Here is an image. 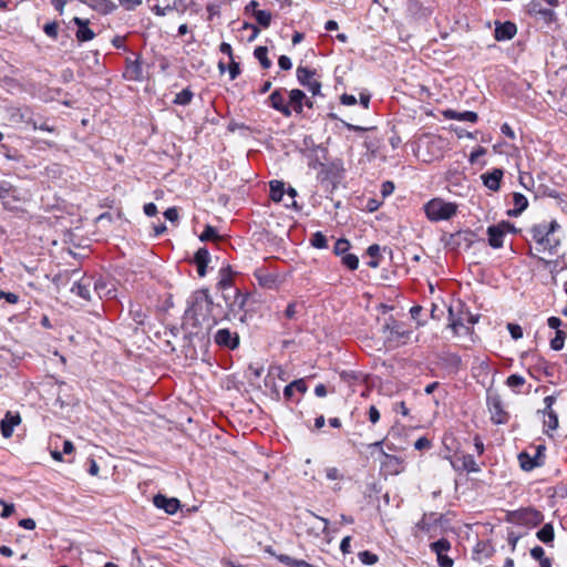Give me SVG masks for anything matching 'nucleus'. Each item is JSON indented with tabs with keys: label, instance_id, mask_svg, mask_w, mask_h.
Wrapping results in <instances>:
<instances>
[{
	"label": "nucleus",
	"instance_id": "obj_1",
	"mask_svg": "<svg viewBox=\"0 0 567 567\" xmlns=\"http://www.w3.org/2000/svg\"><path fill=\"white\" fill-rule=\"evenodd\" d=\"M267 104L285 117H290L292 113L301 114L305 105L309 109L313 106L312 101L303 91L285 87L274 90L267 99Z\"/></svg>",
	"mask_w": 567,
	"mask_h": 567
},
{
	"label": "nucleus",
	"instance_id": "obj_2",
	"mask_svg": "<svg viewBox=\"0 0 567 567\" xmlns=\"http://www.w3.org/2000/svg\"><path fill=\"white\" fill-rule=\"evenodd\" d=\"M212 307V298L207 289L196 290L188 300L186 315L192 317L196 323H209V308Z\"/></svg>",
	"mask_w": 567,
	"mask_h": 567
},
{
	"label": "nucleus",
	"instance_id": "obj_3",
	"mask_svg": "<svg viewBox=\"0 0 567 567\" xmlns=\"http://www.w3.org/2000/svg\"><path fill=\"white\" fill-rule=\"evenodd\" d=\"M424 210L426 217L432 221L449 220L456 215L457 205L442 198H433L425 204Z\"/></svg>",
	"mask_w": 567,
	"mask_h": 567
},
{
	"label": "nucleus",
	"instance_id": "obj_4",
	"mask_svg": "<svg viewBox=\"0 0 567 567\" xmlns=\"http://www.w3.org/2000/svg\"><path fill=\"white\" fill-rule=\"evenodd\" d=\"M383 441H378L368 445L369 449H378L380 453V467L385 475H399L405 470L404 458L388 454L382 449Z\"/></svg>",
	"mask_w": 567,
	"mask_h": 567
},
{
	"label": "nucleus",
	"instance_id": "obj_5",
	"mask_svg": "<svg viewBox=\"0 0 567 567\" xmlns=\"http://www.w3.org/2000/svg\"><path fill=\"white\" fill-rule=\"evenodd\" d=\"M248 300V293H243L239 289L235 290L234 299L231 301H227V311L225 313L226 320H235L238 319L240 322H246L247 312H246V303Z\"/></svg>",
	"mask_w": 567,
	"mask_h": 567
},
{
	"label": "nucleus",
	"instance_id": "obj_6",
	"mask_svg": "<svg viewBox=\"0 0 567 567\" xmlns=\"http://www.w3.org/2000/svg\"><path fill=\"white\" fill-rule=\"evenodd\" d=\"M509 520L517 525L535 527L544 520V515L532 507L519 508L509 514Z\"/></svg>",
	"mask_w": 567,
	"mask_h": 567
},
{
	"label": "nucleus",
	"instance_id": "obj_7",
	"mask_svg": "<svg viewBox=\"0 0 567 567\" xmlns=\"http://www.w3.org/2000/svg\"><path fill=\"white\" fill-rule=\"evenodd\" d=\"M384 329L388 332L386 342L392 348L405 344L411 337V330L406 329L403 323L394 320L391 323H386Z\"/></svg>",
	"mask_w": 567,
	"mask_h": 567
},
{
	"label": "nucleus",
	"instance_id": "obj_8",
	"mask_svg": "<svg viewBox=\"0 0 567 567\" xmlns=\"http://www.w3.org/2000/svg\"><path fill=\"white\" fill-rule=\"evenodd\" d=\"M296 76L300 85L305 86L312 96L320 94L321 82L316 70L299 65L296 70Z\"/></svg>",
	"mask_w": 567,
	"mask_h": 567
},
{
	"label": "nucleus",
	"instance_id": "obj_9",
	"mask_svg": "<svg viewBox=\"0 0 567 567\" xmlns=\"http://www.w3.org/2000/svg\"><path fill=\"white\" fill-rule=\"evenodd\" d=\"M487 408L491 413V421L494 424H505L509 420V414L505 410L501 398L496 394L487 396Z\"/></svg>",
	"mask_w": 567,
	"mask_h": 567
},
{
	"label": "nucleus",
	"instance_id": "obj_10",
	"mask_svg": "<svg viewBox=\"0 0 567 567\" xmlns=\"http://www.w3.org/2000/svg\"><path fill=\"white\" fill-rule=\"evenodd\" d=\"M451 465L458 472L477 473L481 471V467L476 463L474 456L465 453H455L451 461Z\"/></svg>",
	"mask_w": 567,
	"mask_h": 567
},
{
	"label": "nucleus",
	"instance_id": "obj_11",
	"mask_svg": "<svg viewBox=\"0 0 567 567\" xmlns=\"http://www.w3.org/2000/svg\"><path fill=\"white\" fill-rule=\"evenodd\" d=\"M254 277L258 285L264 289L276 290L281 284L279 276L276 272L269 271L265 267L257 268L254 271Z\"/></svg>",
	"mask_w": 567,
	"mask_h": 567
},
{
	"label": "nucleus",
	"instance_id": "obj_12",
	"mask_svg": "<svg viewBox=\"0 0 567 567\" xmlns=\"http://www.w3.org/2000/svg\"><path fill=\"white\" fill-rule=\"evenodd\" d=\"M559 230L560 226L556 220H551L549 223L544 221L532 228L533 239L540 245L544 244L546 236H551L555 231Z\"/></svg>",
	"mask_w": 567,
	"mask_h": 567
},
{
	"label": "nucleus",
	"instance_id": "obj_13",
	"mask_svg": "<svg viewBox=\"0 0 567 567\" xmlns=\"http://www.w3.org/2000/svg\"><path fill=\"white\" fill-rule=\"evenodd\" d=\"M215 342L219 347H224L230 350H234L239 344V336L237 332H231L229 329H219L215 333Z\"/></svg>",
	"mask_w": 567,
	"mask_h": 567
},
{
	"label": "nucleus",
	"instance_id": "obj_14",
	"mask_svg": "<svg viewBox=\"0 0 567 567\" xmlns=\"http://www.w3.org/2000/svg\"><path fill=\"white\" fill-rule=\"evenodd\" d=\"M476 240L477 235L474 231L466 229L452 235L450 245H452L453 248H470L476 243Z\"/></svg>",
	"mask_w": 567,
	"mask_h": 567
},
{
	"label": "nucleus",
	"instance_id": "obj_15",
	"mask_svg": "<svg viewBox=\"0 0 567 567\" xmlns=\"http://www.w3.org/2000/svg\"><path fill=\"white\" fill-rule=\"evenodd\" d=\"M72 21L78 28L75 38L79 42H87L95 38V32L89 27L90 21L87 19L74 17Z\"/></svg>",
	"mask_w": 567,
	"mask_h": 567
},
{
	"label": "nucleus",
	"instance_id": "obj_16",
	"mask_svg": "<svg viewBox=\"0 0 567 567\" xmlns=\"http://www.w3.org/2000/svg\"><path fill=\"white\" fill-rule=\"evenodd\" d=\"M21 423V416L18 412L8 411L0 422V430L3 437L8 439L12 435L13 430Z\"/></svg>",
	"mask_w": 567,
	"mask_h": 567
},
{
	"label": "nucleus",
	"instance_id": "obj_17",
	"mask_svg": "<svg viewBox=\"0 0 567 567\" xmlns=\"http://www.w3.org/2000/svg\"><path fill=\"white\" fill-rule=\"evenodd\" d=\"M153 503L157 508L164 509L167 514L171 515L175 514L181 506V503L177 498H168L162 494L155 495L153 498Z\"/></svg>",
	"mask_w": 567,
	"mask_h": 567
},
{
	"label": "nucleus",
	"instance_id": "obj_18",
	"mask_svg": "<svg viewBox=\"0 0 567 567\" xmlns=\"http://www.w3.org/2000/svg\"><path fill=\"white\" fill-rule=\"evenodd\" d=\"M504 176V172L501 168H494L491 172L482 174L481 178L485 187L493 192H497L501 188V182Z\"/></svg>",
	"mask_w": 567,
	"mask_h": 567
},
{
	"label": "nucleus",
	"instance_id": "obj_19",
	"mask_svg": "<svg viewBox=\"0 0 567 567\" xmlns=\"http://www.w3.org/2000/svg\"><path fill=\"white\" fill-rule=\"evenodd\" d=\"M437 526V518L435 514H424L422 518L415 524L414 536H419L420 533L429 534Z\"/></svg>",
	"mask_w": 567,
	"mask_h": 567
},
{
	"label": "nucleus",
	"instance_id": "obj_20",
	"mask_svg": "<svg viewBox=\"0 0 567 567\" xmlns=\"http://www.w3.org/2000/svg\"><path fill=\"white\" fill-rule=\"evenodd\" d=\"M124 78L130 81H141L143 79V68L138 58L135 60H126Z\"/></svg>",
	"mask_w": 567,
	"mask_h": 567
},
{
	"label": "nucleus",
	"instance_id": "obj_21",
	"mask_svg": "<svg viewBox=\"0 0 567 567\" xmlns=\"http://www.w3.org/2000/svg\"><path fill=\"white\" fill-rule=\"evenodd\" d=\"M192 262L196 266L198 276L204 277L207 274L209 264L212 262L209 250H196Z\"/></svg>",
	"mask_w": 567,
	"mask_h": 567
},
{
	"label": "nucleus",
	"instance_id": "obj_22",
	"mask_svg": "<svg viewBox=\"0 0 567 567\" xmlns=\"http://www.w3.org/2000/svg\"><path fill=\"white\" fill-rule=\"evenodd\" d=\"M487 234H488L489 245L493 248H499L503 246V238L506 234V225L499 224V225L491 226L487 229Z\"/></svg>",
	"mask_w": 567,
	"mask_h": 567
},
{
	"label": "nucleus",
	"instance_id": "obj_23",
	"mask_svg": "<svg viewBox=\"0 0 567 567\" xmlns=\"http://www.w3.org/2000/svg\"><path fill=\"white\" fill-rule=\"evenodd\" d=\"M91 278H82L81 280L73 284L71 291L75 293L78 297L82 298L85 301L91 300Z\"/></svg>",
	"mask_w": 567,
	"mask_h": 567
},
{
	"label": "nucleus",
	"instance_id": "obj_24",
	"mask_svg": "<svg viewBox=\"0 0 567 567\" xmlns=\"http://www.w3.org/2000/svg\"><path fill=\"white\" fill-rule=\"evenodd\" d=\"M516 32L517 28L515 23L509 21L499 23L495 28V39L497 41L511 40L515 37Z\"/></svg>",
	"mask_w": 567,
	"mask_h": 567
},
{
	"label": "nucleus",
	"instance_id": "obj_25",
	"mask_svg": "<svg viewBox=\"0 0 567 567\" xmlns=\"http://www.w3.org/2000/svg\"><path fill=\"white\" fill-rule=\"evenodd\" d=\"M443 116L447 120H457L472 123H475L478 120L477 113L473 111L457 112L454 110H445L443 112Z\"/></svg>",
	"mask_w": 567,
	"mask_h": 567
},
{
	"label": "nucleus",
	"instance_id": "obj_26",
	"mask_svg": "<svg viewBox=\"0 0 567 567\" xmlns=\"http://www.w3.org/2000/svg\"><path fill=\"white\" fill-rule=\"evenodd\" d=\"M513 208L508 210V215L513 217L519 216L528 206V199L520 193H513Z\"/></svg>",
	"mask_w": 567,
	"mask_h": 567
},
{
	"label": "nucleus",
	"instance_id": "obj_27",
	"mask_svg": "<svg viewBox=\"0 0 567 567\" xmlns=\"http://www.w3.org/2000/svg\"><path fill=\"white\" fill-rule=\"evenodd\" d=\"M542 446L537 447V453L535 457H532L528 453L522 452L518 455L519 465L524 471H532L533 468L540 465L537 461V457L542 454Z\"/></svg>",
	"mask_w": 567,
	"mask_h": 567
},
{
	"label": "nucleus",
	"instance_id": "obj_28",
	"mask_svg": "<svg viewBox=\"0 0 567 567\" xmlns=\"http://www.w3.org/2000/svg\"><path fill=\"white\" fill-rule=\"evenodd\" d=\"M199 239L203 243H213L215 245L225 244L226 237L217 233L216 228L206 226L203 233L199 235Z\"/></svg>",
	"mask_w": 567,
	"mask_h": 567
},
{
	"label": "nucleus",
	"instance_id": "obj_29",
	"mask_svg": "<svg viewBox=\"0 0 567 567\" xmlns=\"http://www.w3.org/2000/svg\"><path fill=\"white\" fill-rule=\"evenodd\" d=\"M296 391L301 393V394L306 393L307 385H306V382L302 379L292 381L291 383H289L288 385L285 386V389H284V396H285V399L286 400H291L292 396H293V393H296Z\"/></svg>",
	"mask_w": 567,
	"mask_h": 567
},
{
	"label": "nucleus",
	"instance_id": "obj_30",
	"mask_svg": "<svg viewBox=\"0 0 567 567\" xmlns=\"http://www.w3.org/2000/svg\"><path fill=\"white\" fill-rule=\"evenodd\" d=\"M270 188V198L275 203H280L284 200V196L286 194L285 183L281 181H271L269 183Z\"/></svg>",
	"mask_w": 567,
	"mask_h": 567
},
{
	"label": "nucleus",
	"instance_id": "obj_31",
	"mask_svg": "<svg viewBox=\"0 0 567 567\" xmlns=\"http://www.w3.org/2000/svg\"><path fill=\"white\" fill-rule=\"evenodd\" d=\"M537 538L546 545H551L555 538L554 527L550 523L545 524L537 533Z\"/></svg>",
	"mask_w": 567,
	"mask_h": 567
},
{
	"label": "nucleus",
	"instance_id": "obj_32",
	"mask_svg": "<svg viewBox=\"0 0 567 567\" xmlns=\"http://www.w3.org/2000/svg\"><path fill=\"white\" fill-rule=\"evenodd\" d=\"M225 313L226 311H224L221 305L212 301V307L209 308V323H207V326L217 324L220 320L225 319Z\"/></svg>",
	"mask_w": 567,
	"mask_h": 567
},
{
	"label": "nucleus",
	"instance_id": "obj_33",
	"mask_svg": "<svg viewBox=\"0 0 567 567\" xmlns=\"http://www.w3.org/2000/svg\"><path fill=\"white\" fill-rule=\"evenodd\" d=\"M219 276H220L219 281H218V287L219 288L226 289L228 287H231V285H233V271H231L229 266L223 267L219 270Z\"/></svg>",
	"mask_w": 567,
	"mask_h": 567
},
{
	"label": "nucleus",
	"instance_id": "obj_34",
	"mask_svg": "<svg viewBox=\"0 0 567 567\" xmlns=\"http://www.w3.org/2000/svg\"><path fill=\"white\" fill-rule=\"evenodd\" d=\"M254 55L264 69L271 66V61L268 58V49L266 47H257L254 51Z\"/></svg>",
	"mask_w": 567,
	"mask_h": 567
},
{
	"label": "nucleus",
	"instance_id": "obj_35",
	"mask_svg": "<svg viewBox=\"0 0 567 567\" xmlns=\"http://www.w3.org/2000/svg\"><path fill=\"white\" fill-rule=\"evenodd\" d=\"M525 378L518 374H511L506 379V385L516 393L520 392V388L525 384Z\"/></svg>",
	"mask_w": 567,
	"mask_h": 567
},
{
	"label": "nucleus",
	"instance_id": "obj_36",
	"mask_svg": "<svg viewBox=\"0 0 567 567\" xmlns=\"http://www.w3.org/2000/svg\"><path fill=\"white\" fill-rule=\"evenodd\" d=\"M255 19L256 21L265 29H267L271 23V12L267 10H255Z\"/></svg>",
	"mask_w": 567,
	"mask_h": 567
},
{
	"label": "nucleus",
	"instance_id": "obj_37",
	"mask_svg": "<svg viewBox=\"0 0 567 567\" xmlns=\"http://www.w3.org/2000/svg\"><path fill=\"white\" fill-rule=\"evenodd\" d=\"M450 324L449 327L453 330L454 336H460L461 330L468 331V327H465L461 319H455L453 317V310L450 308Z\"/></svg>",
	"mask_w": 567,
	"mask_h": 567
},
{
	"label": "nucleus",
	"instance_id": "obj_38",
	"mask_svg": "<svg viewBox=\"0 0 567 567\" xmlns=\"http://www.w3.org/2000/svg\"><path fill=\"white\" fill-rule=\"evenodd\" d=\"M193 92L189 89H184L179 93L176 94L174 99V104L176 105H188L193 100Z\"/></svg>",
	"mask_w": 567,
	"mask_h": 567
},
{
	"label": "nucleus",
	"instance_id": "obj_39",
	"mask_svg": "<svg viewBox=\"0 0 567 567\" xmlns=\"http://www.w3.org/2000/svg\"><path fill=\"white\" fill-rule=\"evenodd\" d=\"M362 258L369 267L375 268L380 264V250H367L365 255Z\"/></svg>",
	"mask_w": 567,
	"mask_h": 567
},
{
	"label": "nucleus",
	"instance_id": "obj_40",
	"mask_svg": "<svg viewBox=\"0 0 567 567\" xmlns=\"http://www.w3.org/2000/svg\"><path fill=\"white\" fill-rule=\"evenodd\" d=\"M433 553L436 555L445 554L450 550L451 544L446 538H441L430 545Z\"/></svg>",
	"mask_w": 567,
	"mask_h": 567
},
{
	"label": "nucleus",
	"instance_id": "obj_41",
	"mask_svg": "<svg viewBox=\"0 0 567 567\" xmlns=\"http://www.w3.org/2000/svg\"><path fill=\"white\" fill-rule=\"evenodd\" d=\"M566 340V332L557 330L555 337L550 340V348L555 351H559L564 348Z\"/></svg>",
	"mask_w": 567,
	"mask_h": 567
},
{
	"label": "nucleus",
	"instance_id": "obj_42",
	"mask_svg": "<svg viewBox=\"0 0 567 567\" xmlns=\"http://www.w3.org/2000/svg\"><path fill=\"white\" fill-rule=\"evenodd\" d=\"M341 262L350 270H355L359 265V258L353 254H343L341 257Z\"/></svg>",
	"mask_w": 567,
	"mask_h": 567
},
{
	"label": "nucleus",
	"instance_id": "obj_43",
	"mask_svg": "<svg viewBox=\"0 0 567 567\" xmlns=\"http://www.w3.org/2000/svg\"><path fill=\"white\" fill-rule=\"evenodd\" d=\"M359 559L364 565H373L378 561V556L369 550L359 553Z\"/></svg>",
	"mask_w": 567,
	"mask_h": 567
},
{
	"label": "nucleus",
	"instance_id": "obj_44",
	"mask_svg": "<svg viewBox=\"0 0 567 567\" xmlns=\"http://www.w3.org/2000/svg\"><path fill=\"white\" fill-rule=\"evenodd\" d=\"M310 243L313 248H324L327 246V239L320 231L312 235Z\"/></svg>",
	"mask_w": 567,
	"mask_h": 567
},
{
	"label": "nucleus",
	"instance_id": "obj_45",
	"mask_svg": "<svg viewBox=\"0 0 567 567\" xmlns=\"http://www.w3.org/2000/svg\"><path fill=\"white\" fill-rule=\"evenodd\" d=\"M163 1H164V2H166V6L162 7V6H159V4H153V6L151 7L152 11H153L156 16H158V17H163V16H165L168 11H171V10H173V9H174V7H172V6L169 4V0H163Z\"/></svg>",
	"mask_w": 567,
	"mask_h": 567
},
{
	"label": "nucleus",
	"instance_id": "obj_46",
	"mask_svg": "<svg viewBox=\"0 0 567 567\" xmlns=\"http://www.w3.org/2000/svg\"><path fill=\"white\" fill-rule=\"evenodd\" d=\"M298 308H299L298 302H296V301L290 302L284 312L285 318L288 320L295 319L298 313Z\"/></svg>",
	"mask_w": 567,
	"mask_h": 567
},
{
	"label": "nucleus",
	"instance_id": "obj_47",
	"mask_svg": "<svg viewBox=\"0 0 567 567\" xmlns=\"http://www.w3.org/2000/svg\"><path fill=\"white\" fill-rule=\"evenodd\" d=\"M544 246L547 248H556L560 245V236L558 235V231H555L551 236H546V239H544Z\"/></svg>",
	"mask_w": 567,
	"mask_h": 567
},
{
	"label": "nucleus",
	"instance_id": "obj_48",
	"mask_svg": "<svg viewBox=\"0 0 567 567\" xmlns=\"http://www.w3.org/2000/svg\"><path fill=\"white\" fill-rule=\"evenodd\" d=\"M58 29H59V25L55 21L49 22L43 27L44 33L52 39L58 38Z\"/></svg>",
	"mask_w": 567,
	"mask_h": 567
},
{
	"label": "nucleus",
	"instance_id": "obj_49",
	"mask_svg": "<svg viewBox=\"0 0 567 567\" xmlns=\"http://www.w3.org/2000/svg\"><path fill=\"white\" fill-rule=\"evenodd\" d=\"M507 329L514 340H518L523 337V329L517 323H508Z\"/></svg>",
	"mask_w": 567,
	"mask_h": 567
},
{
	"label": "nucleus",
	"instance_id": "obj_50",
	"mask_svg": "<svg viewBox=\"0 0 567 567\" xmlns=\"http://www.w3.org/2000/svg\"><path fill=\"white\" fill-rule=\"evenodd\" d=\"M547 420L545 421V424L550 429V430H556L558 427V416L557 414L555 413V411L550 410L547 412Z\"/></svg>",
	"mask_w": 567,
	"mask_h": 567
},
{
	"label": "nucleus",
	"instance_id": "obj_51",
	"mask_svg": "<svg viewBox=\"0 0 567 567\" xmlns=\"http://www.w3.org/2000/svg\"><path fill=\"white\" fill-rule=\"evenodd\" d=\"M228 71L230 80H235L240 74L239 63L234 58L229 61Z\"/></svg>",
	"mask_w": 567,
	"mask_h": 567
},
{
	"label": "nucleus",
	"instance_id": "obj_52",
	"mask_svg": "<svg viewBox=\"0 0 567 567\" xmlns=\"http://www.w3.org/2000/svg\"><path fill=\"white\" fill-rule=\"evenodd\" d=\"M530 556L538 560V563H542L544 559H547L548 557L545 556V550L540 546H535L530 549Z\"/></svg>",
	"mask_w": 567,
	"mask_h": 567
},
{
	"label": "nucleus",
	"instance_id": "obj_53",
	"mask_svg": "<svg viewBox=\"0 0 567 567\" xmlns=\"http://www.w3.org/2000/svg\"><path fill=\"white\" fill-rule=\"evenodd\" d=\"M93 286L94 290L96 291L100 298H102L103 296H111V290L104 291L106 286L102 280L94 281Z\"/></svg>",
	"mask_w": 567,
	"mask_h": 567
},
{
	"label": "nucleus",
	"instance_id": "obj_54",
	"mask_svg": "<svg viewBox=\"0 0 567 567\" xmlns=\"http://www.w3.org/2000/svg\"><path fill=\"white\" fill-rule=\"evenodd\" d=\"M519 184L525 187L526 189H529L530 186L534 185V179L532 177V175L527 174V173H520L519 174Z\"/></svg>",
	"mask_w": 567,
	"mask_h": 567
},
{
	"label": "nucleus",
	"instance_id": "obj_55",
	"mask_svg": "<svg viewBox=\"0 0 567 567\" xmlns=\"http://www.w3.org/2000/svg\"><path fill=\"white\" fill-rule=\"evenodd\" d=\"M118 2L125 10L130 11L141 6L143 0H118Z\"/></svg>",
	"mask_w": 567,
	"mask_h": 567
},
{
	"label": "nucleus",
	"instance_id": "obj_56",
	"mask_svg": "<svg viewBox=\"0 0 567 567\" xmlns=\"http://www.w3.org/2000/svg\"><path fill=\"white\" fill-rule=\"evenodd\" d=\"M436 556H437V564L440 567H453L454 561L451 557H449L445 554H440Z\"/></svg>",
	"mask_w": 567,
	"mask_h": 567
},
{
	"label": "nucleus",
	"instance_id": "obj_57",
	"mask_svg": "<svg viewBox=\"0 0 567 567\" xmlns=\"http://www.w3.org/2000/svg\"><path fill=\"white\" fill-rule=\"evenodd\" d=\"M326 477L330 481L341 480L342 474L337 467H328L326 470Z\"/></svg>",
	"mask_w": 567,
	"mask_h": 567
},
{
	"label": "nucleus",
	"instance_id": "obj_58",
	"mask_svg": "<svg viewBox=\"0 0 567 567\" xmlns=\"http://www.w3.org/2000/svg\"><path fill=\"white\" fill-rule=\"evenodd\" d=\"M286 194L288 196V199L285 202V206L286 207L295 206L296 205L295 198L297 196L296 189L292 187H288V189H286Z\"/></svg>",
	"mask_w": 567,
	"mask_h": 567
},
{
	"label": "nucleus",
	"instance_id": "obj_59",
	"mask_svg": "<svg viewBox=\"0 0 567 567\" xmlns=\"http://www.w3.org/2000/svg\"><path fill=\"white\" fill-rule=\"evenodd\" d=\"M368 417L372 424H375L380 421V412L374 405L369 408Z\"/></svg>",
	"mask_w": 567,
	"mask_h": 567
},
{
	"label": "nucleus",
	"instance_id": "obj_60",
	"mask_svg": "<svg viewBox=\"0 0 567 567\" xmlns=\"http://www.w3.org/2000/svg\"><path fill=\"white\" fill-rule=\"evenodd\" d=\"M278 64L280 69L288 71L292 68V63L289 56L287 55H280L278 59Z\"/></svg>",
	"mask_w": 567,
	"mask_h": 567
},
{
	"label": "nucleus",
	"instance_id": "obj_61",
	"mask_svg": "<svg viewBox=\"0 0 567 567\" xmlns=\"http://www.w3.org/2000/svg\"><path fill=\"white\" fill-rule=\"evenodd\" d=\"M485 153H486V150L482 146H478L471 153L470 158H468L470 163L474 164L477 161V158L485 155Z\"/></svg>",
	"mask_w": 567,
	"mask_h": 567
},
{
	"label": "nucleus",
	"instance_id": "obj_62",
	"mask_svg": "<svg viewBox=\"0 0 567 567\" xmlns=\"http://www.w3.org/2000/svg\"><path fill=\"white\" fill-rule=\"evenodd\" d=\"M0 299H4L7 302L12 303V305H14L19 301L18 295L12 293V292H6V291H0Z\"/></svg>",
	"mask_w": 567,
	"mask_h": 567
},
{
	"label": "nucleus",
	"instance_id": "obj_63",
	"mask_svg": "<svg viewBox=\"0 0 567 567\" xmlns=\"http://www.w3.org/2000/svg\"><path fill=\"white\" fill-rule=\"evenodd\" d=\"M340 550L342 554H350L351 553V536H346L340 544Z\"/></svg>",
	"mask_w": 567,
	"mask_h": 567
},
{
	"label": "nucleus",
	"instance_id": "obj_64",
	"mask_svg": "<svg viewBox=\"0 0 567 567\" xmlns=\"http://www.w3.org/2000/svg\"><path fill=\"white\" fill-rule=\"evenodd\" d=\"M164 216L169 221H176L178 219V210L176 207H169L165 210Z\"/></svg>",
	"mask_w": 567,
	"mask_h": 567
}]
</instances>
